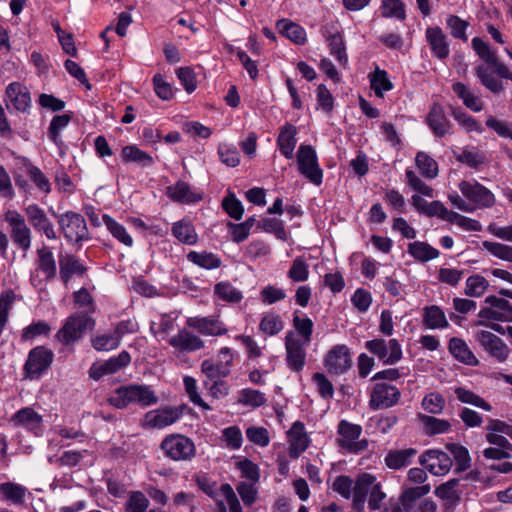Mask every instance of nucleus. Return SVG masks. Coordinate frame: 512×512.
I'll return each instance as SVG.
<instances>
[{"label":"nucleus","mask_w":512,"mask_h":512,"mask_svg":"<svg viewBox=\"0 0 512 512\" xmlns=\"http://www.w3.org/2000/svg\"><path fill=\"white\" fill-rule=\"evenodd\" d=\"M155 391L145 384H128L119 386L108 402L117 409H124L130 405L146 408L158 402Z\"/></svg>","instance_id":"1"},{"label":"nucleus","mask_w":512,"mask_h":512,"mask_svg":"<svg viewBox=\"0 0 512 512\" xmlns=\"http://www.w3.org/2000/svg\"><path fill=\"white\" fill-rule=\"evenodd\" d=\"M95 321L85 313L69 316L61 329L56 333V339L63 345L68 346L82 338L87 330H92Z\"/></svg>","instance_id":"2"},{"label":"nucleus","mask_w":512,"mask_h":512,"mask_svg":"<svg viewBox=\"0 0 512 512\" xmlns=\"http://www.w3.org/2000/svg\"><path fill=\"white\" fill-rule=\"evenodd\" d=\"M160 448L164 455L173 461H189L196 454L194 442L182 434H170L166 436Z\"/></svg>","instance_id":"3"},{"label":"nucleus","mask_w":512,"mask_h":512,"mask_svg":"<svg viewBox=\"0 0 512 512\" xmlns=\"http://www.w3.org/2000/svg\"><path fill=\"white\" fill-rule=\"evenodd\" d=\"M339 437L336 442L339 447L346 449L350 453L357 454L367 449L368 441L359 440L362 434V427L358 424L350 423L347 420H341L337 427Z\"/></svg>","instance_id":"4"},{"label":"nucleus","mask_w":512,"mask_h":512,"mask_svg":"<svg viewBox=\"0 0 512 512\" xmlns=\"http://www.w3.org/2000/svg\"><path fill=\"white\" fill-rule=\"evenodd\" d=\"M4 220L10 227V237L18 248L28 251L31 247L32 232L25 218L16 210H8L4 214Z\"/></svg>","instance_id":"5"},{"label":"nucleus","mask_w":512,"mask_h":512,"mask_svg":"<svg viewBox=\"0 0 512 512\" xmlns=\"http://www.w3.org/2000/svg\"><path fill=\"white\" fill-rule=\"evenodd\" d=\"M54 353L45 346H37L29 351L24 365L26 378L38 379L51 366Z\"/></svg>","instance_id":"6"},{"label":"nucleus","mask_w":512,"mask_h":512,"mask_svg":"<svg viewBox=\"0 0 512 512\" xmlns=\"http://www.w3.org/2000/svg\"><path fill=\"white\" fill-rule=\"evenodd\" d=\"M365 348L384 365H394L402 358V348L397 339L386 341L382 338H375L367 341Z\"/></svg>","instance_id":"7"},{"label":"nucleus","mask_w":512,"mask_h":512,"mask_svg":"<svg viewBox=\"0 0 512 512\" xmlns=\"http://www.w3.org/2000/svg\"><path fill=\"white\" fill-rule=\"evenodd\" d=\"M299 172L310 182L320 185L323 179V171L319 167L316 151L310 145H301L297 152Z\"/></svg>","instance_id":"8"},{"label":"nucleus","mask_w":512,"mask_h":512,"mask_svg":"<svg viewBox=\"0 0 512 512\" xmlns=\"http://www.w3.org/2000/svg\"><path fill=\"white\" fill-rule=\"evenodd\" d=\"M233 359L232 350L224 347L216 359H206L201 363V371L209 380L225 378L230 374Z\"/></svg>","instance_id":"9"},{"label":"nucleus","mask_w":512,"mask_h":512,"mask_svg":"<svg viewBox=\"0 0 512 512\" xmlns=\"http://www.w3.org/2000/svg\"><path fill=\"white\" fill-rule=\"evenodd\" d=\"M58 223L68 241L80 242L87 239L86 221L82 215L68 211L58 216Z\"/></svg>","instance_id":"10"},{"label":"nucleus","mask_w":512,"mask_h":512,"mask_svg":"<svg viewBox=\"0 0 512 512\" xmlns=\"http://www.w3.org/2000/svg\"><path fill=\"white\" fill-rule=\"evenodd\" d=\"M401 396L400 390L385 382H376L371 389L369 406L373 410L395 406Z\"/></svg>","instance_id":"11"},{"label":"nucleus","mask_w":512,"mask_h":512,"mask_svg":"<svg viewBox=\"0 0 512 512\" xmlns=\"http://www.w3.org/2000/svg\"><path fill=\"white\" fill-rule=\"evenodd\" d=\"M485 303L488 307H483L478 316L482 319L495 320L501 322H512V304L504 299L494 295L487 296Z\"/></svg>","instance_id":"12"},{"label":"nucleus","mask_w":512,"mask_h":512,"mask_svg":"<svg viewBox=\"0 0 512 512\" xmlns=\"http://www.w3.org/2000/svg\"><path fill=\"white\" fill-rule=\"evenodd\" d=\"M459 190L468 200L480 207L489 208L495 204L494 194L476 180L460 182Z\"/></svg>","instance_id":"13"},{"label":"nucleus","mask_w":512,"mask_h":512,"mask_svg":"<svg viewBox=\"0 0 512 512\" xmlns=\"http://www.w3.org/2000/svg\"><path fill=\"white\" fill-rule=\"evenodd\" d=\"M23 211L36 232L44 234L50 240L57 238L53 223L41 207L32 203L24 207Z\"/></svg>","instance_id":"14"},{"label":"nucleus","mask_w":512,"mask_h":512,"mask_svg":"<svg viewBox=\"0 0 512 512\" xmlns=\"http://www.w3.org/2000/svg\"><path fill=\"white\" fill-rule=\"evenodd\" d=\"M182 413L180 408L172 406L151 410L145 414L143 426L153 429H162L178 421Z\"/></svg>","instance_id":"15"},{"label":"nucleus","mask_w":512,"mask_h":512,"mask_svg":"<svg viewBox=\"0 0 512 512\" xmlns=\"http://www.w3.org/2000/svg\"><path fill=\"white\" fill-rule=\"evenodd\" d=\"M4 101L8 107L11 104L14 109L21 113L29 112L32 100L28 88L20 82H11L5 89Z\"/></svg>","instance_id":"16"},{"label":"nucleus","mask_w":512,"mask_h":512,"mask_svg":"<svg viewBox=\"0 0 512 512\" xmlns=\"http://www.w3.org/2000/svg\"><path fill=\"white\" fill-rule=\"evenodd\" d=\"M419 463L434 475H445L452 467L451 457L444 451L431 449L419 457Z\"/></svg>","instance_id":"17"},{"label":"nucleus","mask_w":512,"mask_h":512,"mask_svg":"<svg viewBox=\"0 0 512 512\" xmlns=\"http://www.w3.org/2000/svg\"><path fill=\"white\" fill-rule=\"evenodd\" d=\"M305 345L293 336L292 332L287 333L285 340L286 363L290 370L300 372L306 364Z\"/></svg>","instance_id":"18"},{"label":"nucleus","mask_w":512,"mask_h":512,"mask_svg":"<svg viewBox=\"0 0 512 512\" xmlns=\"http://www.w3.org/2000/svg\"><path fill=\"white\" fill-rule=\"evenodd\" d=\"M475 338L484 350L489 353L490 356L497 359V361L504 362L508 358L510 351L508 346L500 337L492 332L486 330L477 331Z\"/></svg>","instance_id":"19"},{"label":"nucleus","mask_w":512,"mask_h":512,"mask_svg":"<svg viewBox=\"0 0 512 512\" xmlns=\"http://www.w3.org/2000/svg\"><path fill=\"white\" fill-rule=\"evenodd\" d=\"M352 365L346 345H335L325 357V366L330 374H344Z\"/></svg>","instance_id":"20"},{"label":"nucleus","mask_w":512,"mask_h":512,"mask_svg":"<svg viewBox=\"0 0 512 512\" xmlns=\"http://www.w3.org/2000/svg\"><path fill=\"white\" fill-rule=\"evenodd\" d=\"M376 481L375 476L369 473H363L358 476L355 484L352 486V507L356 512H363L365 503L370 490Z\"/></svg>","instance_id":"21"},{"label":"nucleus","mask_w":512,"mask_h":512,"mask_svg":"<svg viewBox=\"0 0 512 512\" xmlns=\"http://www.w3.org/2000/svg\"><path fill=\"white\" fill-rule=\"evenodd\" d=\"M59 275L65 286L74 275L83 276L87 267L73 254H59Z\"/></svg>","instance_id":"22"},{"label":"nucleus","mask_w":512,"mask_h":512,"mask_svg":"<svg viewBox=\"0 0 512 512\" xmlns=\"http://www.w3.org/2000/svg\"><path fill=\"white\" fill-rule=\"evenodd\" d=\"M187 324L206 336H221L227 333L224 324L213 317H191L188 318Z\"/></svg>","instance_id":"23"},{"label":"nucleus","mask_w":512,"mask_h":512,"mask_svg":"<svg viewBox=\"0 0 512 512\" xmlns=\"http://www.w3.org/2000/svg\"><path fill=\"white\" fill-rule=\"evenodd\" d=\"M290 443L289 454L293 458L299 457L309 446V437L302 422L296 421L288 431Z\"/></svg>","instance_id":"24"},{"label":"nucleus","mask_w":512,"mask_h":512,"mask_svg":"<svg viewBox=\"0 0 512 512\" xmlns=\"http://www.w3.org/2000/svg\"><path fill=\"white\" fill-rule=\"evenodd\" d=\"M425 36L434 56L439 59H446L449 56L447 36L440 27H428Z\"/></svg>","instance_id":"25"},{"label":"nucleus","mask_w":512,"mask_h":512,"mask_svg":"<svg viewBox=\"0 0 512 512\" xmlns=\"http://www.w3.org/2000/svg\"><path fill=\"white\" fill-rule=\"evenodd\" d=\"M169 344L180 352H193L204 347V341L186 329L169 339Z\"/></svg>","instance_id":"26"},{"label":"nucleus","mask_w":512,"mask_h":512,"mask_svg":"<svg viewBox=\"0 0 512 512\" xmlns=\"http://www.w3.org/2000/svg\"><path fill=\"white\" fill-rule=\"evenodd\" d=\"M35 260L36 270L46 276V281H52L57 275V263L53 252L48 246L37 249Z\"/></svg>","instance_id":"27"},{"label":"nucleus","mask_w":512,"mask_h":512,"mask_svg":"<svg viewBox=\"0 0 512 512\" xmlns=\"http://www.w3.org/2000/svg\"><path fill=\"white\" fill-rule=\"evenodd\" d=\"M426 123L438 137H443L449 132L450 122L447 119L444 108L438 103H434L426 117Z\"/></svg>","instance_id":"28"},{"label":"nucleus","mask_w":512,"mask_h":512,"mask_svg":"<svg viewBox=\"0 0 512 512\" xmlns=\"http://www.w3.org/2000/svg\"><path fill=\"white\" fill-rule=\"evenodd\" d=\"M167 195L174 202L190 204L202 200V194L192 191L190 185L184 181H177L167 187Z\"/></svg>","instance_id":"29"},{"label":"nucleus","mask_w":512,"mask_h":512,"mask_svg":"<svg viewBox=\"0 0 512 512\" xmlns=\"http://www.w3.org/2000/svg\"><path fill=\"white\" fill-rule=\"evenodd\" d=\"M296 134V127L290 123H286L280 129V133L277 138V146L281 154L287 159H291L293 157L297 143Z\"/></svg>","instance_id":"30"},{"label":"nucleus","mask_w":512,"mask_h":512,"mask_svg":"<svg viewBox=\"0 0 512 512\" xmlns=\"http://www.w3.org/2000/svg\"><path fill=\"white\" fill-rule=\"evenodd\" d=\"M415 448H406L401 450H390L385 456V464L393 470H399L408 466L416 456Z\"/></svg>","instance_id":"31"},{"label":"nucleus","mask_w":512,"mask_h":512,"mask_svg":"<svg viewBox=\"0 0 512 512\" xmlns=\"http://www.w3.org/2000/svg\"><path fill=\"white\" fill-rule=\"evenodd\" d=\"M422 320L423 324L429 329H442L449 326L444 311L437 305L424 307Z\"/></svg>","instance_id":"32"},{"label":"nucleus","mask_w":512,"mask_h":512,"mask_svg":"<svg viewBox=\"0 0 512 512\" xmlns=\"http://www.w3.org/2000/svg\"><path fill=\"white\" fill-rule=\"evenodd\" d=\"M172 235L181 243L194 245L198 241V235L190 221L180 220L175 222L171 228Z\"/></svg>","instance_id":"33"},{"label":"nucleus","mask_w":512,"mask_h":512,"mask_svg":"<svg viewBox=\"0 0 512 512\" xmlns=\"http://www.w3.org/2000/svg\"><path fill=\"white\" fill-rule=\"evenodd\" d=\"M276 26L283 36L295 44L303 45L306 42V32L300 25L288 19H281L277 21Z\"/></svg>","instance_id":"34"},{"label":"nucleus","mask_w":512,"mask_h":512,"mask_svg":"<svg viewBox=\"0 0 512 512\" xmlns=\"http://www.w3.org/2000/svg\"><path fill=\"white\" fill-rule=\"evenodd\" d=\"M450 353L460 362L467 365H477L478 360L471 352L466 342L460 338L453 337L449 341Z\"/></svg>","instance_id":"35"},{"label":"nucleus","mask_w":512,"mask_h":512,"mask_svg":"<svg viewBox=\"0 0 512 512\" xmlns=\"http://www.w3.org/2000/svg\"><path fill=\"white\" fill-rule=\"evenodd\" d=\"M122 160L125 163H136L143 168L154 164L153 157L136 145H127L122 148Z\"/></svg>","instance_id":"36"},{"label":"nucleus","mask_w":512,"mask_h":512,"mask_svg":"<svg viewBox=\"0 0 512 512\" xmlns=\"http://www.w3.org/2000/svg\"><path fill=\"white\" fill-rule=\"evenodd\" d=\"M187 260L194 265L206 270L217 269L222 264L221 259L217 255L207 251H190L187 254Z\"/></svg>","instance_id":"37"},{"label":"nucleus","mask_w":512,"mask_h":512,"mask_svg":"<svg viewBox=\"0 0 512 512\" xmlns=\"http://www.w3.org/2000/svg\"><path fill=\"white\" fill-rule=\"evenodd\" d=\"M408 253L420 262H428L439 257V251L426 242L415 241L408 244Z\"/></svg>","instance_id":"38"},{"label":"nucleus","mask_w":512,"mask_h":512,"mask_svg":"<svg viewBox=\"0 0 512 512\" xmlns=\"http://www.w3.org/2000/svg\"><path fill=\"white\" fill-rule=\"evenodd\" d=\"M324 36L328 41L330 53L341 65H346L348 62V57L341 34L339 32L331 33L327 30V28H325Z\"/></svg>","instance_id":"39"},{"label":"nucleus","mask_w":512,"mask_h":512,"mask_svg":"<svg viewBox=\"0 0 512 512\" xmlns=\"http://www.w3.org/2000/svg\"><path fill=\"white\" fill-rule=\"evenodd\" d=\"M42 417L32 408L25 407L17 411L11 418V422L16 427H25L32 429L40 424Z\"/></svg>","instance_id":"40"},{"label":"nucleus","mask_w":512,"mask_h":512,"mask_svg":"<svg viewBox=\"0 0 512 512\" xmlns=\"http://www.w3.org/2000/svg\"><path fill=\"white\" fill-rule=\"evenodd\" d=\"M453 92L463 101V104L474 112H479L483 109V102L475 96L465 84L456 82L452 85Z\"/></svg>","instance_id":"41"},{"label":"nucleus","mask_w":512,"mask_h":512,"mask_svg":"<svg viewBox=\"0 0 512 512\" xmlns=\"http://www.w3.org/2000/svg\"><path fill=\"white\" fill-rule=\"evenodd\" d=\"M430 489L431 487L429 484L406 488L400 496V502L403 509L406 512L411 511L414 507L416 500L428 494L430 492Z\"/></svg>","instance_id":"42"},{"label":"nucleus","mask_w":512,"mask_h":512,"mask_svg":"<svg viewBox=\"0 0 512 512\" xmlns=\"http://www.w3.org/2000/svg\"><path fill=\"white\" fill-rule=\"evenodd\" d=\"M459 479L454 478L436 487L435 495L447 501L451 505H456L460 501V492L457 490Z\"/></svg>","instance_id":"43"},{"label":"nucleus","mask_w":512,"mask_h":512,"mask_svg":"<svg viewBox=\"0 0 512 512\" xmlns=\"http://www.w3.org/2000/svg\"><path fill=\"white\" fill-rule=\"evenodd\" d=\"M369 77L371 89L377 97H383L384 91H390L393 89V83L389 80L388 74L385 70H381L377 67Z\"/></svg>","instance_id":"44"},{"label":"nucleus","mask_w":512,"mask_h":512,"mask_svg":"<svg viewBox=\"0 0 512 512\" xmlns=\"http://www.w3.org/2000/svg\"><path fill=\"white\" fill-rule=\"evenodd\" d=\"M419 419L424 425L425 432L428 435L443 434L451 428L450 422L445 419H439L425 414H419Z\"/></svg>","instance_id":"45"},{"label":"nucleus","mask_w":512,"mask_h":512,"mask_svg":"<svg viewBox=\"0 0 512 512\" xmlns=\"http://www.w3.org/2000/svg\"><path fill=\"white\" fill-rule=\"evenodd\" d=\"M71 121L69 114L56 115L52 118L49 128L48 137L58 147L63 145V141L60 138L61 131L68 126Z\"/></svg>","instance_id":"46"},{"label":"nucleus","mask_w":512,"mask_h":512,"mask_svg":"<svg viewBox=\"0 0 512 512\" xmlns=\"http://www.w3.org/2000/svg\"><path fill=\"white\" fill-rule=\"evenodd\" d=\"M0 493L6 500L19 505L24 502L27 488L17 483L4 482L0 484Z\"/></svg>","instance_id":"47"},{"label":"nucleus","mask_w":512,"mask_h":512,"mask_svg":"<svg viewBox=\"0 0 512 512\" xmlns=\"http://www.w3.org/2000/svg\"><path fill=\"white\" fill-rule=\"evenodd\" d=\"M457 399L462 403L470 404L475 407L481 408L485 411H491L492 406L485 399L477 395L471 390H467L464 387H456L454 390Z\"/></svg>","instance_id":"48"},{"label":"nucleus","mask_w":512,"mask_h":512,"mask_svg":"<svg viewBox=\"0 0 512 512\" xmlns=\"http://www.w3.org/2000/svg\"><path fill=\"white\" fill-rule=\"evenodd\" d=\"M283 327L281 316L273 312L265 314L259 323V330L269 336L278 334Z\"/></svg>","instance_id":"49"},{"label":"nucleus","mask_w":512,"mask_h":512,"mask_svg":"<svg viewBox=\"0 0 512 512\" xmlns=\"http://www.w3.org/2000/svg\"><path fill=\"white\" fill-rule=\"evenodd\" d=\"M415 164L421 174L429 179H433L438 175V164L425 152H418L415 158Z\"/></svg>","instance_id":"50"},{"label":"nucleus","mask_w":512,"mask_h":512,"mask_svg":"<svg viewBox=\"0 0 512 512\" xmlns=\"http://www.w3.org/2000/svg\"><path fill=\"white\" fill-rule=\"evenodd\" d=\"M446 448L449 450L456 461V472L465 471L470 467L471 458L468 450L464 446L450 443L446 445Z\"/></svg>","instance_id":"51"},{"label":"nucleus","mask_w":512,"mask_h":512,"mask_svg":"<svg viewBox=\"0 0 512 512\" xmlns=\"http://www.w3.org/2000/svg\"><path fill=\"white\" fill-rule=\"evenodd\" d=\"M103 222L110 233L121 243L130 247L133 244L132 237L127 233L124 226L116 222L112 217L107 214L103 215Z\"/></svg>","instance_id":"52"},{"label":"nucleus","mask_w":512,"mask_h":512,"mask_svg":"<svg viewBox=\"0 0 512 512\" xmlns=\"http://www.w3.org/2000/svg\"><path fill=\"white\" fill-rule=\"evenodd\" d=\"M309 274V265L306 260L298 256L293 260L287 276L293 282H305L308 280Z\"/></svg>","instance_id":"53"},{"label":"nucleus","mask_w":512,"mask_h":512,"mask_svg":"<svg viewBox=\"0 0 512 512\" xmlns=\"http://www.w3.org/2000/svg\"><path fill=\"white\" fill-rule=\"evenodd\" d=\"M214 293L221 300L231 303H238L242 300L241 291L236 289L229 282H219L214 287Z\"/></svg>","instance_id":"54"},{"label":"nucleus","mask_w":512,"mask_h":512,"mask_svg":"<svg viewBox=\"0 0 512 512\" xmlns=\"http://www.w3.org/2000/svg\"><path fill=\"white\" fill-rule=\"evenodd\" d=\"M476 75L480 79L482 85L493 93H499L503 90L502 83L493 75L487 66L479 65L476 68Z\"/></svg>","instance_id":"55"},{"label":"nucleus","mask_w":512,"mask_h":512,"mask_svg":"<svg viewBox=\"0 0 512 512\" xmlns=\"http://www.w3.org/2000/svg\"><path fill=\"white\" fill-rule=\"evenodd\" d=\"M489 286L488 280L481 275H472L466 280L465 294L470 297H480Z\"/></svg>","instance_id":"56"},{"label":"nucleus","mask_w":512,"mask_h":512,"mask_svg":"<svg viewBox=\"0 0 512 512\" xmlns=\"http://www.w3.org/2000/svg\"><path fill=\"white\" fill-rule=\"evenodd\" d=\"M218 155L221 162L228 167H236L240 163V155L234 145L220 143L218 145Z\"/></svg>","instance_id":"57"},{"label":"nucleus","mask_w":512,"mask_h":512,"mask_svg":"<svg viewBox=\"0 0 512 512\" xmlns=\"http://www.w3.org/2000/svg\"><path fill=\"white\" fill-rule=\"evenodd\" d=\"M238 402L245 406L260 407L266 402V398L259 390L245 388L240 391Z\"/></svg>","instance_id":"58"},{"label":"nucleus","mask_w":512,"mask_h":512,"mask_svg":"<svg viewBox=\"0 0 512 512\" xmlns=\"http://www.w3.org/2000/svg\"><path fill=\"white\" fill-rule=\"evenodd\" d=\"M293 327L297 333L303 337L304 344H308L311 341L313 333V321L310 318H301L298 315V312H295L293 316Z\"/></svg>","instance_id":"59"},{"label":"nucleus","mask_w":512,"mask_h":512,"mask_svg":"<svg viewBox=\"0 0 512 512\" xmlns=\"http://www.w3.org/2000/svg\"><path fill=\"white\" fill-rule=\"evenodd\" d=\"M222 207L224 211L235 220H240L243 217V205L233 193H229L228 196L222 200Z\"/></svg>","instance_id":"60"},{"label":"nucleus","mask_w":512,"mask_h":512,"mask_svg":"<svg viewBox=\"0 0 512 512\" xmlns=\"http://www.w3.org/2000/svg\"><path fill=\"white\" fill-rule=\"evenodd\" d=\"M130 362V354L127 351L123 350L119 353L118 356L108 359L102 365L104 372H107V374H113L129 365Z\"/></svg>","instance_id":"61"},{"label":"nucleus","mask_w":512,"mask_h":512,"mask_svg":"<svg viewBox=\"0 0 512 512\" xmlns=\"http://www.w3.org/2000/svg\"><path fill=\"white\" fill-rule=\"evenodd\" d=\"M120 340L113 334L98 335L92 339V346L98 351H109L119 347Z\"/></svg>","instance_id":"62"},{"label":"nucleus","mask_w":512,"mask_h":512,"mask_svg":"<svg viewBox=\"0 0 512 512\" xmlns=\"http://www.w3.org/2000/svg\"><path fill=\"white\" fill-rule=\"evenodd\" d=\"M149 506V499L140 491L130 494L126 503L125 512H146Z\"/></svg>","instance_id":"63"},{"label":"nucleus","mask_w":512,"mask_h":512,"mask_svg":"<svg viewBox=\"0 0 512 512\" xmlns=\"http://www.w3.org/2000/svg\"><path fill=\"white\" fill-rule=\"evenodd\" d=\"M445 405L443 396L438 392L426 395L422 400L423 408L431 414H440Z\"/></svg>","instance_id":"64"}]
</instances>
